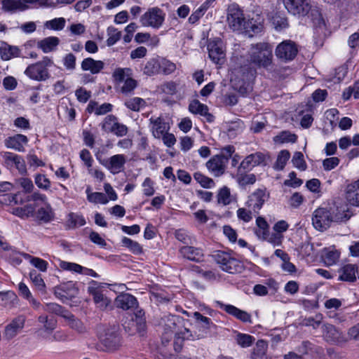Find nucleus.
Listing matches in <instances>:
<instances>
[{"instance_id": "nucleus-32", "label": "nucleus", "mask_w": 359, "mask_h": 359, "mask_svg": "<svg viewBox=\"0 0 359 359\" xmlns=\"http://www.w3.org/2000/svg\"><path fill=\"white\" fill-rule=\"evenodd\" d=\"M181 254L186 258L198 262L203 256V252L199 248H195L191 246H184L180 249Z\"/></svg>"}, {"instance_id": "nucleus-23", "label": "nucleus", "mask_w": 359, "mask_h": 359, "mask_svg": "<svg viewBox=\"0 0 359 359\" xmlns=\"http://www.w3.org/2000/svg\"><path fill=\"white\" fill-rule=\"evenodd\" d=\"M217 304L219 307L224 309L226 313L236 318L241 320L243 322L247 323L250 322V315L246 311H242L236 306L230 304H224L220 302H217Z\"/></svg>"}, {"instance_id": "nucleus-4", "label": "nucleus", "mask_w": 359, "mask_h": 359, "mask_svg": "<svg viewBox=\"0 0 359 359\" xmlns=\"http://www.w3.org/2000/svg\"><path fill=\"white\" fill-rule=\"evenodd\" d=\"M349 218L350 217H348L346 214L339 213L332 215L328 210L320 208L314 211L312 223L316 229L323 231L326 230L332 222H341L348 220Z\"/></svg>"}, {"instance_id": "nucleus-64", "label": "nucleus", "mask_w": 359, "mask_h": 359, "mask_svg": "<svg viewBox=\"0 0 359 359\" xmlns=\"http://www.w3.org/2000/svg\"><path fill=\"white\" fill-rule=\"evenodd\" d=\"M272 22L276 29H283L288 26L287 19L278 14L273 17Z\"/></svg>"}, {"instance_id": "nucleus-31", "label": "nucleus", "mask_w": 359, "mask_h": 359, "mask_svg": "<svg viewBox=\"0 0 359 359\" xmlns=\"http://www.w3.org/2000/svg\"><path fill=\"white\" fill-rule=\"evenodd\" d=\"M323 337L328 342H337L341 339V332L331 324L323 325Z\"/></svg>"}, {"instance_id": "nucleus-22", "label": "nucleus", "mask_w": 359, "mask_h": 359, "mask_svg": "<svg viewBox=\"0 0 359 359\" xmlns=\"http://www.w3.org/2000/svg\"><path fill=\"white\" fill-rule=\"evenodd\" d=\"M88 292L93 295V301L98 308L104 310L111 308V301L100 290L93 287H88Z\"/></svg>"}, {"instance_id": "nucleus-40", "label": "nucleus", "mask_w": 359, "mask_h": 359, "mask_svg": "<svg viewBox=\"0 0 359 359\" xmlns=\"http://www.w3.org/2000/svg\"><path fill=\"white\" fill-rule=\"evenodd\" d=\"M235 340L242 348H248L253 344L255 337L248 334L238 332L236 335Z\"/></svg>"}, {"instance_id": "nucleus-34", "label": "nucleus", "mask_w": 359, "mask_h": 359, "mask_svg": "<svg viewBox=\"0 0 359 359\" xmlns=\"http://www.w3.org/2000/svg\"><path fill=\"white\" fill-rule=\"evenodd\" d=\"M268 348V344L263 339L257 341L255 346L253 348L251 358L252 359H264Z\"/></svg>"}, {"instance_id": "nucleus-48", "label": "nucleus", "mask_w": 359, "mask_h": 359, "mask_svg": "<svg viewBox=\"0 0 359 359\" xmlns=\"http://www.w3.org/2000/svg\"><path fill=\"white\" fill-rule=\"evenodd\" d=\"M145 101L140 97H133L128 100L125 102V105L130 109L137 111L141 107L144 106Z\"/></svg>"}, {"instance_id": "nucleus-62", "label": "nucleus", "mask_w": 359, "mask_h": 359, "mask_svg": "<svg viewBox=\"0 0 359 359\" xmlns=\"http://www.w3.org/2000/svg\"><path fill=\"white\" fill-rule=\"evenodd\" d=\"M4 7L8 11L25 10L27 5H21L18 0H6L4 1Z\"/></svg>"}, {"instance_id": "nucleus-39", "label": "nucleus", "mask_w": 359, "mask_h": 359, "mask_svg": "<svg viewBox=\"0 0 359 359\" xmlns=\"http://www.w3.org/2000/svg\"><path fill=\"white\" fill-rule=\"evenodd\" d=\"M256 224L257 228L255 229V234L259 239H262L269 232V226L262 217L257 218Z\"/></svg>"}, {"instance_id": "nucleus-61", "label": "nucleus", "mask_w": 359, "mask_h": 359, "mask_svg": "<svg viewBox=\"0 0 359 359\" xmlns=\"http://www.w3.org/2000/svg\"><path fill=\"white\" fill-rule=\"evenodd\" d=\"M36 185L41 189L48 190L50 187V180L44 175L37 174L34 178Z\"/></svg>"}, {"instance_id": "nucleus-14", "label": "nucleus", "mask_w": 359, "mask_h": 359, "mask_svg": "<svg viewBox=\"0 0 359 359\" xmlns=\"http://www.w3.org/2000/svg\"><path fill=\"white\" fill-rule=\"evenodd\" d=\"M100 162L107 168L111 173L115 175L123 170L126 158L123 154H116L107 159L103 161L100 160Z\"/></svg>"}, {"instance_id": "nucleus-13", "label": "nucleus", "mask_w": 359, "mask_h": 359, "mask_svg": "<svg viewBox=\"0 0 359 359\" xmlns=\"http://www.w3.org/2000/svg\"><path fill=\"white\" fill-rule=\"evenodd\" d=\"M269 198V194L265 189H258L249 196L246 205L258 213Z\"/></svg>"}, {"instance_id": "nucleus-43", "label": "nucleus", "mask_w": 359, "mask_h": 359, "mask_svg": "<svg viewBox=\"0 0 359 359\" xmlns=\"http://www.w3.org/2000/svg\"><path fill=\"white\" fill-rule=\"evenodd\" d=\"M189 110L194 114H200L203 116L208 110L207 105L201 103L198 100H193L189 105Z\"/></svg>"}, {"instance_id": "nucleus-50", "label": "nucleus", "mask_w": 359, "mask_h": 359, "mask_svg": "<svg viewBox=\"0 0 359 359\" xmlns=\"http://www.w3.org/2000/svg\"><path fill=\"white\" fill-rule=\"evenodd\" d=\"M132 74V69L130 68H116L113 72V78L117 82H122L126 76Z\"/></svg>"}, {"instance_id": "nucleus-26", "label": "nucleus", "mask_w": 359, "mask_h": 359, "mask_svg": "<svg viewBox=\"0 0 359 359\" xmlns=\"http://www.w3.org/2000/svg\"><path fill=\"white\" fill-rule=\"evenodd\" d=\"M28 142L27 137L21 134L15 135L5 140V145L8 148L13 149L18 151H24V144Z\"/></svg>"}, {"instance_id": "nucleus-53", "label": "nucleus", "mask_w": 359, "mask_h": 359, "mask_svg": "<svg viewBox=\"0 0 359 359\" xmlns=\"http://www.w3.org/2000/svg\"><path fill=\"white\" fill-rule=\"evenodd\" d=\"M65 20L63 18H55L53 20L47 21L45 23L46 28L53 30H61L65 27Z\"/></svg>"}, {"instance_id": "nucleus-27", "label": "nucleus", "mask_w": 359, "mask_h": 359, "mask_svg": "<svg viewBox=\"0 0 359 359\" xmlns=\"http://www.w3.org/2000/svg\"><path fill=\"white\" fill-rule=\"evenodd\" d=\"M113 106L110 103H104L99 105L95 100H90L87 106L86 111L94 113L97 116L104 115L112 111Z\"/></svg>"}, {"instance_id": "nucleus-60", "label": "nucleus", "mask_w": 359, "mask_h": 359, "mask_svg": "<svg viewBox=\"0 0 359 359\" xmlns=\"http://www.w3.org/2000/svg\"><path fill=\"white\" fill-rule=\"evenodd\" d=\"M339 280L347 282H354L357 278L359 279V271H342Z\"/></svg>"}, {"instance_id": "nucleus-12", "label": "nucleus", "mask_w": 359, "mask_h": 359, "mask_svg": "<svg viewBox=\"0 0 359 359\" xmlns=\"http://www.w3.org/2000/svg\"><path fill=\"white\" fill-rule=\"evenodd\" d=\"M79 294L78 289L73 282L69 281L54 287V294L62 302L72 300Z\"/></svg>"}, {"instance_id": "nucleus-63", "label": "nucleus", "mask_w": 359, "mask_h": 359, "mask_svg": "<svg viewBox=\"0 0 359 359\" xmlns=\"http://www.w3.org/2000/svg\"><path fill=\"white\" fill-rule=\"evenodd\" d=\"M68 221L72 227L81 226L86 224V220L83 216L74 213L69 215Z\"/></svg>"}, {"instance_id": "nucleus-55", "label": "nucleus", "mask_w": 359, "mask_h": 359, "mask_svg": "<svg viewBox=\"0 0 359 359\" xmlns=\"http://www.w3.org/2000/svg\"><path fill=\"white\" fill-rule=\"evenodd\" d=\"M262 25L261 22H257L253 18L245 22L243 30L245 32H252L253 33H259L262 29Z\"/></svg>"}, {"instance_id": "nucleus-36", "label": "nucleus", "mask_w": 359, "mask_h": 359, "mask_svg": "<svg viewBox=\"0 0 359 359\" xmlns=\"http://www.w3.org/2000/svg\"><path fill=\"white\" fill-rule=\"evenodd\" d=\"M232 201L233 197L229 187L224 186L218 190L217 194V201L218 204L226 206L229 205Z\"/></svg>"}, {"instance_id": "nucleus-5", "label": "nucleus", "mask_w": 359, "mask_h": 359, "mask_svg": "<svg viewBox=\"0 0 359 359\" xmlns=\"http://www.w3.org/2000/svg\"><path fill=\"white\" fill-rule=\"evenodd\" d=\"M53 65V60L45 56L41 61L29 65L26 68L25 74L32 80L44 81L50 77L48 68Z\"/></svg>"}, {"instance_id": "nucleus-46", "label": "nucleus", "mask_w": 359, "mask_h": 359, "mask_svg": "<svg viewBox=\"0 0 359 359\" xmlns=\"http://www.w3.org/2000/svg\"><path fill=\"white\" fill-rule=\"evenodd\" d=\"M195 180L204 188H211L215 186V182L211 178L205 176L201 172H195L194 175Z\"/></svg>"}, {"instance_id": "nucleus-51", "label": "nucleus", "mask_w": 359, "mask_h": 359, "mask_svg": "<svg viewBox=\"0 0 359 359\" xmlns=\"http://www.w3.org/2000/svg\"><path fill=\"white\" fill-rule=\"evenodd\" d=\"M159 60L161 66V73L168 75L172 74L175 71L176 65L175 63L164 58H161Z\"/></svg>"}, {"instance_id": "nucleus-25", "label": "nucleus", "mask_w": 359, "mask_h": 359, "mask_svg": "<svg viewBox=\"0 0 359 359\" xmlns=\"http://www.w3.org/2000/svg\"><path fill=\"white\" fill-rule=\"evenodd\" d=\"M115 304L118 308L128 310L135 308L137 302L134 296L128 293H122L116 298Z\"/></svg>"}, {"instance_id": "nucleus-8", "label": "nucleus", "mask_w": 359, "mask_h": 359, "mask_svg": "<svg viewBox=\"0 0 359 359\" xmlns=\"http://www.w3.org/2000/svg\"><path fill=\"white\" fill-rule=\"evenodd\" d=\"M298 46L291 40H285L279 43L275 50L276 56L283 62L293 60L298 53Z\"/></svg>"}, {"instance_id": "nucleus-41", "label": "nucleus", "mask_w": 359, "mask_h": 359, "mask_svg": "<svg viewBox=\"0 0 359 359\" xmlns=\"http://www.w3.org/2000/svg\"><path fill=\"white\" fill-rule=\"evenodd\" d=\"M290 158V152L287 150H282L277 157L276 161L273 166L274 169L277 170H283Z\"/></svg>"}, {"instance_id": "nucleus-2", "label": "nucleus", "mask_w": 359, "mask_h": 359, "mask_svg": "<svg viewBox=\"0 0 359 359\" xmlns=\"http://www.w3.org/2000/svg\"><path fill=\"white\" fill-rule=\"evenodd\" d=\"M97 337L103 351L114 353L122 346V338L116 325L100 327Z\"/></svg>"}, {"instance_id": "nucleus-57", "label": "nucleus", "mask_w": 359, "mask_h": 359, "mask_svg": "<svg viewBox=\"0 0 359 359\" xmlns=\"http://www.w3.org/2000/svg\"><path fill=\"white\" fill-rule=\"evenodd\" d=\"M230 255L224 251H215L212 255V257L214 261H215L217 264L225 266L228 260H229Z\"/></svg>"}, {"instance_id": "nucleus-52", "label": "nucleus", "mask_w": 359, "mask_h": 359, "mask_svg": "<svg viewBox=\"0 0 359 359\" xmlns=\"http://www.w3.org/2000/svg\"><path fill=\"white\" fill-rule=\"evenodd\" d=\"M322 320H323L322 314L318 313L313 318L309 317V318H304L302 320V325H304V326H311L313 329H317L320 326V325L322 322Z\"/></svg>"}, {"instance_id": "nucleus-3", "label": "nucleus", "mask_w": 359, "mask_h": 359, "mask_svg": "<svg viewBox=\"0 0 359 359\" xmlns=\"http://www.w3.org/2000/svg\"><path fill=\"white\" fill-rule=\"evenodd\" d=\"M285 8L292 15L298 18L311 15L312 20H320L318 9L311 4V0H282Z\"/></svg>"}, {"instance_id": "nucleus-20", "label": "nucleus", "mask_w": 359, "mask_h": 359, "mask_svg": "<svg viewBox=\"0 0 359 359\" xmlns=\"http://www.w3.org/2000/svg\"><path fill=\"white\" fill-rule=\"evenodd\" d=\"M149 123L154 137L158 139H161L170 129L169 125L161 117H151L149 118Z\"/></svg>"}, {"instance_id": "nucleus-19", "label": "nucleus", "mask_w": 359, "mask_h": 359, "mask_svg": "<svg viewBox=\"0 0 359 359\" xmlns=\"http://www.w3.org/2000/svg\"><path fill=\"white\" fill-rule=\"evenodd\" d=\"M38 322L41 324V327L36 330V333L37 336L42 338L50 334L56 327V321L46 315L39 316Z\"/></svg>"}, {"instance_id": "nucleus-37", "label": "nucleus", "mask_w": 359, "mask_h": 359, "mask_svg": "<svg viewBox=\"0 0 359 359\" xmlns=\"http://www.w3.org/2000/svg\"><path fill=\"white\" fill-rule=\"evenodd\" d=\"M143 72L147 76L161 74L160 60L151 58L148 60L143 69Z\"/></svg>"}, {"instance_id": "nucleus-35", "label": "nucleus", "mask_w": 359, "mask_h": 359, "mask_svg": "<svg viewBox=\"0 0 359 359\" xmlns=\"http://www.w3.org/2000/svg\"><path fill=\"white\" fill-rule=\"evenodd\" d=\"M37 219L44 223H48L54 219V212L50 205L39 208L36 213Z\"/></svg>"}, {"instance_id": "nucleus-7", "label": "nucleus", "mask_w": 359, "mask_h": 359, "mask_svg": "<svg viewBox=\"0 0 359 359\" xmlns=\"http://www.w3.org/2000/svg\"><path fill=\"white\" fill-rule=\"evenodd\" d=\"M165 13L158 7L149 8L140 18V22L144 27L159 28L165 20Z\"/></svg>"}, {"instance_id": "nucleus-18", "label": "nucleus", "mask_w": 359, "mask_h": 359, "mask_svg": "<svg viewBox=\"0 0 359 359\" xmlns=\"http://www.w3.org/2000/svg\"><path fill=\"white\" fill-rule=\"evenodd\" d=\"M265 155L262 152H256L247 156L240 163L239 170H251L254 167L264 164Z\"/></svg>"}, {"instance_id": "nucleus-42", "label": "nucleus", "mask_w": 359, "mask_h": 359, "mask_svg": "<svg viewBox=\"0 0 359 359\" xmlns=\"http://www.w3.org/2000/svg\"><path fill=\"white\" fill-rule=\"evenodd\" d=\"M122 245L124 247L128 248L132 252L135 254H141L142 252V248L141 245L132 239L123 237L121 241Z\"/></svg>"}, {"instance_id": "nucleus-21", "label": "nucleus", "mask_w": 359, "mask_h": 359, "mask_svg": "<svg viewBox=\"0 0 359 359\" xmlns=\"http://www.w3.org/2000/svg\"><path fill=\"white\" fill-rule=\"evenodd\" d=\"M165 339L167 342L170 341L173 334H176L177 331V323L180 322L179 317L176 316H168L163 319Z\"/></svg>"}, {"instance_id": "nucleus-54", "label": "nucleus", "mask_w": 359, "mask_h": 359, "mask_svg": "<svg viewBox=\"0 0 359 359\" xmlns=\"http://www.w3.org/2000/svg\"><path fill=\"white\" fill-rule=\"evenodd\" d=\"M88 201L93 203L107 204L109 199L107 196L101 192H93L92 194H88Z\"/></svg>"}, {"instance_id": "nucleus-38", "label": "nucleus", "mask_w": 359, "mask_h": 359, "mask_svg": "<svg viewBox=\"0 0 359 359\" xmlns=\"http://www.w3.org/2000/svg\"><path fill=\"white\" fill-rule=\"evenodd\" d=\"M45 311L61 316L64 318L70 316V312L56 303H48L42 306Z\"/></svg>"}, {"instance_id": "nucleus-29", "label": "nucleus", "mask_w": 359, "mask_h": 359, "mask_svg": "<svg viewBox=\"0 0 359 359\" xmlns=\"http://www.w3.org/2000/svg\"><path fill=\"white\" fill-rule=\"evenodd\" d=\"M20 49L15 46H11L6 42H3L0 46V56L3 60H9L13 57H19Z\"/></svg>"}, {"instance_id": "nucleus-44", "label": "nucleus", "mask_w": 359, "mask_h": 359, "mask_svg": "<svg viewBox=\"0 0 359 359\" xmlns=\"http://www.w3.org/2000/svg\"><path fill=\"white\" fill-rule=\"evenodd\" d=\"M107 35L109 36L107 40V46H111L120 40L121 32L118 31L114 27L111 26L107 28Z\"/></svg>"}, {"instance_id": "nucleus-30", "label": "nucleus", "mask_w": 359, "mask_h": 359, "mask_svg": "<svg viewBox=\"0 0 359 359\" xmlns=\"http://www.w3.org/2000/svg\"><path fill=\"white\" fill-rule=\"evenodd\" d=\"M104 64L101 60H95L91 57L84 59L81 62V69L83 71H89L93 74H98L103 69Z\"/></svg>"}, {"instance_id": "nucleus-17", "label": "nucleus", "mask_w": 359, "mask_h": 359, "mask_svg": "<svg viewBox=\"0 0 359 359\" xmlns=\"http://www.w3.org/2000/svg\"><path fill=\"white\" fill-rule=\"evenodd\" d=\"M25 323V317L19 316L15 318L8 324L4 330V336L6 339L10 340L14 338L23 329Z\"/></svg>"}, {"instance_id": "nucleus-28", "label": "nucleus", "mask_w": 359, "mask_h": 359, "mask_svg": "<svg viewBox=\"0 0 359 359\" xmlns=\"http://www.w3.org/2000/svg\"><path fill=\"white\" fill-rule=\"evenodd\" d=\"M60 43V39L56 36H48L37 42V48L44 53H48L56 50Z\"/></svg>"}, {"instance_id": "nucleus-10", "label": "nucleus", "mask_w": 359, "mask_h": 359, "mask_svg": "<svg viewBox=\"0 0 359 359\" xmlns=\"http://www.w3.org/2000/svg\"><path fill=\"white\" fill-rule=\"evenodd\" d=\"M208 55L210 60L217 65H222L225 62L226 53L223 41L219 38L209 41L208 43Z\"/></svg>"}, {"instance_id": "nucleus-11", "label": "nucleus", "mask_w": 359, "mask_h": 359, "mask_svg": "<svg viewBox=\"0 0 359 359\" xmlns=\"http://www.w3.org/2000/svg\"><path fill=\"white\" fill-rule=\"evenodd\" d=\"M100 126L103 131L113 133L118 137L126 135L128 131L127 126L118 123L117 118L112 114L107 115Z\"/></svg>"}, {"instance_id": "nucleus-58", "label": "nucleus", "mask_w": 359, "mask_h": 359, "mask_svg": "<svg viewBox=\"0 0 359 359\" xmlns=\"http://www.w3.org/2000/svg\"><path fill=\"white\" fill-rule=\"evenodd\" d=\"M292 163L294 167L297 168L301 170H305L306 168V164L304 159V155L300 151H297L294 154L292 159Z\"/></svg>"}, {"instance_id": "nucleus-15", "label": "nucleus", "mask_w": 359, "mask_h": 359, "mask_svg": "<svg viewBox=\"0 0 359 359\" xmlns=\"http://www.w3.org/2000/svg\"><path fill=\"white\" fill-rule=\"evenodd\" d=\"M208 170L215 176L222 175L226 168V158L222 156L215 155L206 163Z\"/></svg>"}, {"instance_id": "nucleus-24", "label": "nucleus", "mask_w": 359, "mask_h": 359, "mask_svg": "<svg viewBox=\"0 0 359 359\" xmlns=\"http://www.w3.org/2000/svg\"><path fill=\"white\" fill-rule=\"evenodd\" d=\"M339 257L340 252L334 246L324 248L321 254L322 261L327 266L335 264L339 260Z\"/></svg>"}, {"instance_id": "nucleus-45", "label": "nucleus", "mask_w": 359, "mask_h": 359, "mask_svg": "<svg viewBox=\"0 0 359 359\" xmlns=\"http://www.w3.org/2000/svg\"><path fill=\"white\" fill-rule=\"evenodd\" d=\"M297 139V136L295 134H292L289 131H283L274 137L273 140L278 143H285L295 142Z\"/></svg>"}, {"instance_id": "nucleus-56", "label": "nucleus", "mask_w": 359, "mask_h": 359, "mask_svg": "<svg viewBox=\"0 0 359 359\" xmlns=\"http://www.w3.org/2000/svg\"><path fill=\"white\" fill-rule=\"evenodd\" d=\"M198 274L208 281L219 280L221 275L216 271H196Z\"/></svg>"}, {"instance_id": "nucleus-49", "label": "nucleus", "mask_w": 359, "mask_h": 359, "mask_svg": "<svg viewBox=\"0 0 359 359\" xmlns=\"http://www.w3.org/2000/svg\"><path fill=\"white\" fill-rule=\"evenodd\" d=\"M65 318L68 320L69 325L78 332L82 333L86 331V328L83 323L80 320L76 318L71 313L69 317H65Z\"/></svg>"}, {"instance_id": "nucleus-33", "label": "nucleus", "mask_w": 359, "mask_h": 359, "mask_svg": "<svg viewBox=\"0 0 359 359\" xmlns=\"http://www.w3.org/2000/svg\"><path fill=\"white\" fill-rule=\"evenodd\" d=\"M248 170H241L238 167L236 181L241 187L251 185L256 182V176L252 173H246Z\"/></svg>"}, {"instance_id": "nucleus-47", "label": "nucleus", "mask_w": 359, "mask_h": 359, "mask_svg": "<svg viewBox=\"0 0 359 359\" xmlns=\"http://www.w3.org/2000/svg\"><path fill=\"white\" fill-rule=\"evenodd\" d=\"M243 129V122L241 120L230 123L227 126V134L229 137H234Z\"/></svg>"}, {"instance_id": "nucleus-9", "label": "nucleus", "mask_w": 359, "mask_h": 359, "mask_svg": "<svg viewBox=\"0 0 359 359\" xmlns=\"http://www.w3.org/2000/svg\"><path fill=\"white\" fill-rule=\"evenodd\" d=\"M243 11L236 4H231L227 9V22L233 31H242L245 24Z\"/></svg>"}, {"instance_id": "nucleus-6", "label": "nucleus", "mask_w": 359, "mask_h": 359, "mask_svg": "<svg viewBox=\"0 0 359 359\" xmlns=\"http://www.w3.org/2000/svg\"><path fill=\"white\" fill-rule=\"evenodd\" d=\"M13 266H15L20 264L22 262L21 257H23L25 260H27L34 267L38 269H46L48 263L46 261L41 259L39 257H32L27 253H20L15 249L10 250L7 254L2 255Z\"/></svg>"}, {"instance_id": "nucleus-59", "label": "nucleus", "mask_w": 359, "mask_h": 359, "mask_svg": "<svg viewBox=\"0 0 359 359\" xmlns=\"http://www.w3.org/2000/svg\"><path fill=\"white\" fill-rule=\"evenodd\" d=\"M283 236L276 232L270 233L269 232L262 239L263 241H267L271 243L273 246H278L282 243Z\"/></svg>"}, {"instance_id": "nucleus-16", "label": "nucleus", "mask_w": 359, "mask_h": 359, "mask_svg": "<svg viewBox=\"0 0 359 359\" xmlns=\"http://www.w3.org/2000/svg\"><path fill=\"white\" fill-rule=\"evenodd\" d=\"M344 197L350 205L359 207V178L346 184Z\"/></svg>"}, {"instance_id": "nucleus-1", "label": "nucleus", "mask_w": 359, "mask_h": 359, "mask_svg": "<svg viewBox=\"0 0 359 359\" xmlns=\"http://www.w3.org/2000/svg\"><path fill=\"white\" fill-rule=\"evenodd\" d=\"M272 46L268 43L252 45L248 53V65L241 66L239 72L242 80L246 83L253 80L257 74V68L269 69L273 64Z\"/></svg>"}]
</instances>
